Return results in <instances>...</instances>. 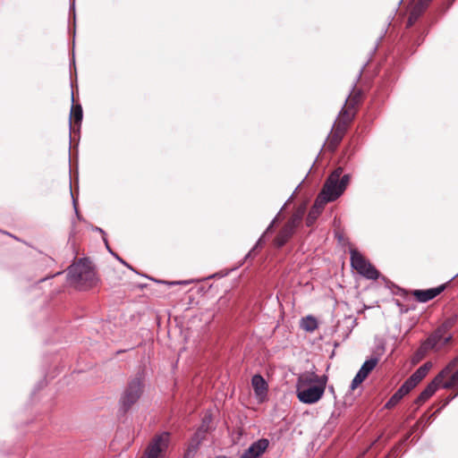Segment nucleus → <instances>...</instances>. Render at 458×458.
Here are the masks:
<instances>
[{
	"label": "nucleus",
	"mask_w": 458,
	"mask_h": 458,
	"mask_svg": "<svg viewBox=\"0 0 458 458\" xmlns=\"http://www.w3.org/2000/svg\"><path fill=\"white\" fill-rule=\"evenodd\" d=\"M430 1L431 0H420L416 5L420 8V11H424Z\"/></svg>",
	"instance_id": "a878e982"
},
{
	"label": "nucleus",
	"mask_w": 458,
	"mask_h": 458,
	"mask_svg": "<svg viewBox=\"0 0 458 458\" xmlns=\"http://www.w3.org/2000/svg\"><path fill=\"white\" fill-rule=\"evenodd\" d=\"M378 362L377 358H371L369 360H367L362 366L360 369V372L362 373V375H365L366 377L369 376V374L376 368L377 364Z\"/></svg>",
	"instance_id": "a211bd4d"
},
{
	"label": "nucleus",
	"mask_w": 458,
	"mask_h": 458,
	"mask_svg": "<svg viewBox=\"0 0 458 458\" xmlns=\"http://www.w3.org/2000/svg\"><path fill=\"white\" fill-rule=\"evenodd\" d=\"M445 289V285H440L438 287L430 288L427 290H415L413 292V296L420 302H427L438 294H440Z\"/></svg>",
	"instance_id": "f8f14e48"
},
{
	"label": "nucleus",
	"mask_w": 458,
	"mask_h": 458,
	"mask_svg": "<svg viewBox=\"0 0 458 458\" xmlns=\"http://www.w3.org/2000/svg\"><path fill=\"white\" fill-rule=\"evenodd\" d=\"M73 118L75 123H80L82 120V107L81 105L72 106L70 115L71 120Z\"/></svg>",
	"instance_id": "aec40b11"
},
{
	"label": "nucleus",
	"mask_w": 458,
	"mask_h": 458,
	"mask_svg": "<svg viewBox=\"0 0 458 458\" xmlns=\"http://www.w3.org/2000/svg\"><path fill=\"white\" fill-rule=\"evenodd\" d=\"M431 349L434 348L430 344H427L426 341L422 342L411 358L412 364L420 362L426 356L427 352Z\"/></svg>",
	"instance_id": "dca6fc26"
},
{
	"label": "nucleus",
	"mask_w": 458,
	"mask_h": 458,
	"mask_svg": "<svg viewBox=\"0 0 458 458\" xmlns=\"http://www.w3.org/2000/svg\"><path fill=\"white\" fill-rule=\"evenodd\" d=\"M261 242V239H259V241L257 242V244H259Z\"/></svg>",
	"instance_id": "f704fd0d"
},
{
	"label": "nucleus",
	"mask_w": 458,
	"mask_h": 458,
	"mask_svg": "<svg viewBox=\"0 0 458 458\" xmlns=\"http://www.w3.org/2000/svg\"><path fill=\"white\" fill-rule=\"evenodd\" d=\"M254 250H255V248H253V249H252V250L248 253L247 257L250 256V255H251V253L254 251Z\"/></svg>",
	"instance_id": "7c9ffc66"
},
{
	"label": "nucleus",
	"mask_w": 458,
	"mask_h": 458,
	"mask_svg": "<svg viewBox=\"0 0 458 458\" xmlns=\"http://www.w3.org/2000/svg\"><path fill=\"white\" fill-rule=\"evenodd\" d=\"M349 182L350 175H343V168L337 167L326 180L318 198L326 203L335 201L344 193Z\"/></svg>",
	"instance_id": "7ed1b4c3"
},
{
	"label": "nucleus",
	"mask_w": 458,
	"mask_h": 458,
	"mask_svg": "<svg viewBox=\"0 0 458 458\" xmlns=\"http://www.w3.org/2000/svg\"><path fill=\"white\" fill-rule=\"evenodd\" d=\"M417 385L409 377L399 388L403 394H409Z\"/></svg>",
	"instance_id": "5701e85b"
},
{
	"label": "nucleus",
	"mask_w": 458,
	"mask_h": 458,
	"mask_svg": "<svg viewBox=\"0 0 458 458\" xmlns=\"http://www.w3.org/2000/svg\"><path fill=\"white\" fill-rule=\"evenodd\" d=\"M326 204L327 203L325 202V200H321L320 199H318L317 197V199L314 202V205L310 208V210L308 214V216L306 218V224L308 226H311L315 223V221L317 220V218L319 216L322 210L324 209V207Z\"/></svg>",
	"instance_id": "ddd939ff"
},
{
	"label": "nucleus",
	"mask_w": 458,
	"mask_h": 458,
	"mask_svg": "<svg viewBox=\"0 0 458 458\" xmlns=\"http://www.w3.org/2000/svg\"><path fill=\"white\" fill-rule=\"evenodd\" d=\"M351 265L361 276L368 279H377V270L356 250H352Z\"/></svg>",
	"instance_id": "6e6552de"
},
{
	"label": "nucleus",
	"mask_w": 458,
	"mask_h": 458,
	"mask_svg": "<svg viewBox=\"0 0 458 458\" xmlns=\"http://www.w3.org/2000/svg\"><path fill=\"white\" fill-rule=\"evenodd\" d=\"M359 96L355 95L352 98H349L346 99V105L347 106H344L338 117L336 118L334 127L329 138V143L328 148L331 150H335L338 144L341 142L346 130L348 127V124L352 122V120L354 117V111L352 110L354 107V105L359 102Z\"/></svg>",
	"instance_id": "f03ea898"
},
{
	"label": "nucleus",
	"mask_w": 458,
	"mask_h": 458,
	"mask_svg": "<svg viewBox=\"0 0 458 458\" xmlns=\"http://www.w3.org/2000/svg\"><path fill=\"white\" fill-rule=\"evenodd\" d=\"M293 234V231L284 225L280 230L279 233L274 240L275 246L277 248L283 247L289 241V239L292 237Z\"/></svg>",
	"instance_id": "4468645a"
},
{
	"label": "nucleus",
	"mask_w": 458,
	"mask_h": 458,
	"mask_svg": "<svg viewBox=\"0 0 458 458\" xmlns=\"http://www.w3.org/2000/svg\"><path fill=\"white\" fill-rule=\"evenodd\" d=\"M269 445V442L266 438H261L252 443L246 449L240 458H260Z\"/></svg>",
	"instance_id": "9d476101"
},
{
	"label": "nucleus",
	"mask_w": 458,
	"mask_h": 458,
	"mask_svg": "<svg viewBox=\"0 0 458 458\" xmlns=\"http://www.w3.org/2000/svg\"><path fill=\"white\" fill-rule=\"evenodd\" d=\"M454 325L452 319L444 321L425 341L427 344H430L434 349L439 350L452 340L449 334Z\"/></svg>",
	"instance_id": "0eeeda50"
},
{
	"label": "nucleus",
	"mask_w": 458,
	"mask_h": 458,
	"mask_svg": "<svg viewBox=\"0 0 458 458\" xmlns=\"http://www.w3.org/2000/svg\"><path fill=\"white\" fill-rule=\"evenodd\" d=\"M276 222V218L271 222V224L269 225V226L267 228V232H268L269 230L272 229V227L274 226V224Z\"/></svg>",
	"instance_id": "c756f323"
},
{
	"label": "nucleus",
	"mask_w": 458,
	"mask_h": 458,
	"mask_svg": "<svg viewBox=\"0 0 458 458\" xmlns=\"http://www.w3.org/2000/svg\"><path fill=\"white\" fill-rule=\"evenodd\" d=\"M432 368V363L428 361L420 366L411 377L410 378L418 385L428 373L429 369Z\"/></svg>",
	"instance_id": "2eb2a0df"
},
{
	"label": "nucleus",
	"mask_w": 458,
	"mask_h": 458,
	"mask_svg": "<svg viewBox=\"0 0 458 458\" xmlns=\"http://www.w3.org/2000/svg\"><path fill=\"white\" fill-rule=\"evenodd\" d=\"M143 381L140 377H135L128 382L119 402L123 411L130 410L139 401L143 393Z\"/></svg>",
	"instance_id": "39448f33"
},
{
	"label": "nucleus",
	"mask_w": 458,
	"mask_h": 458,
	"mask_svg": "<svg viewBox=\"0 0 458 458\" xmlns=\"http://www.w3.org/2000/svg\"><path fill=\"white\" fill-rule=\"evenodd\" d=\"M198 446L199 442H196L195 444H191L187 451L185 452L184 458H194Z\"/></svg>",
	"instance_id": "b1692460"
},
{
	"label": "nucleus",
	"mask_w": 458,
	"mask_h": 458,
	"mask_svg": "<svg viewBox=\"0 0 458 458\" xmlns=\"http://www.w3.org/2000/svg\"><path fill=\"white\" fill-rule=\"evenodd\" d=\"M367 378L365 375H362L361 372L358 371L356 376L354 377V379L360 382V384Z\"/></svg>",
	"instance_id": "cd10ccee"
},
{
	"label": "nucleus",
	"mask_w": 458,
	"mask_h": 458,
	"mask_svg": "<svg viewBox=\"0 0 458 458\" xmlns=\"http://www.w3.org/2000/svg\"><path fill=\"white\" fill-rule=\"evenodd\" d=\"M261 242V239H259V241L257 242V244H259Z\"/></svg>",
	"instance_id": "473e14b6"
},
{
	"label": "nucleus",
	"mask_w": 458,
	"mask_h": 458,
	"mask_svg": "<svg viewBox=\"0 0 458 458\" xmlns=\"http://www.w3.org/2000/svg\"><path fill=\"white\" fill-rule=\"evenodd\" d=\"M304 215V209L299 208L289 219V221L284 225L288 228L292 229L293 232L295 228L301 224L302 216Z\"/></svg>",
	"instance_id": "f3484780"
},
{
	"label": "nucleus",
	"mask_w": 458,
	"mask_h": 458,
	"mask_svg": "<svg viewBox=\"0 0 458 458\" xmlns=\"http://www.w3.org/2000/svg\"><path fill=\"white\" fill-rule=\"evenodd\" d=\"M301 326L304 330L313 332L318 327V322L314 317L307 316L302 318Z\"/></svg>",
	"instance_id": "6ab92c4d"
},
{
	"label": "nucleus",
	"mask_w": 458,
	"mask_h": 458,
	"mask_svg": "<svg viewBox=\"0 0 458 458\" xmlns=\"http://www.w3.org/2000/svg\"><path fill=\"white\" fill-rule=\"evenodd\" d=\"M74 209H75V211H76V213H77V212H78V210H77V207H76V205H75V204H74Z\"/></svg>",
	"instance_id": "2f4dec72"
},
{
	"label": "nucleus",
	"mask_w": 458,
	"mask_h": 458,
	"mask_svg": "<svg viewBox=\"0 0 458 458\" xmlns=\"http://www.w3.org/2000/svg\"><path fill=\"white\" fill-rule=\"evenodd\" d=\"M458 359L451 360L446 367L432 380L416 399V403L421 404L429 399L437 391L445 377L449 375L456 367Z\"/></svg>",
	"instance_id": "423d86ee"
},
{
	"label": "nucleus",
	"mask_w": 458,
	"mask_h": 458,
	"mask_svg": "<svg viewBox=\"0 0 458 458\" xmlns=\"http://www.w3.org/2000/svg\"><path fill=\"white\" fill-rule=\"evenodd\" d=\"M360 385V382H358L357 380H355L354 378L352 379V383H351V386H350V388L351 390H354L356 389Z\"/></svg>",
	"instance_id": "c85d7f7f"
},
{
	"label": "nucleus",
	"mask_w": 458,
	"mask_h": 458,
	"mask_svg": "<svg viewBox=\"0 0 458 458\" xmlns=\"http://www.w3.org/2000/svg\"><path fill=\"white\" fill-rule=\"evenodd\" d=\"M417 385L409 377L399 388L403 394H409Z\"/></svg>",
	"instance_id": "4be33fe9"
},
{
	"label": "nucleus",
	"mask_w": 458,
	"mask_h": 458,
	"mask_svg": "<svg viewBox=\"0 0 458 458\" xmlns=\"http://www.w3.org/2000/svg\"><path fill=\"white\" fill-rule=\"evenodd\" d=\"M423 11H420V8H419L417 5L414 6L413 10L411 11V16L409 18V22H408V25H411L412 22H413V20H416L419 15L420 14V13H422Z\"/></svg>",
	"instance_id": "393cba45"
},
{
	"label": "nucleus",
	"mask_w": 458,
	"mask_h": 458,
	"mask_svg": "<svg viewBox=\"0 0 458 458\" xmlns=\"http://www.w3.org/2000/svg\"><path fill=\"white\" fill-rule=\"evenodd\" d=\"M251 385L258 399L262 402L267 394V383L262 376L257 374L251 378Z\"/></svg>",
	"instance_id": "9b49d317"
},
{
	"label": "nucleus",
	"mask_w": 458,
	"mask_h": 458,
	"mask_svg": "<svg viewBox=\"0 0 458 458\" xmlns=\"http://www.w3.org/2000/svg\"><path fill=\"white\" fill-rule=\"evenodd\" d=\"M404 394L398 389L386 403V408L391 409L395 406L403 398Z\"/></svg>",
	"instance_id": "412c9836"
},
{
	"label": "nucleus",
	"mask_w": 458,
	"mask_h": 458,
	"mask_svg": "<svg viewBox=\"0 0 458 458\" xmlns=\"http://www.w3.org/2000/svg\"><path fill=\"white\" fill-rule=\"evenodd\" d=\"M261 242V239H259V241L257 242V244H259Z\"/></svg>",
	"instance_id": "72a5a7b5"
},
{
	"label": "nucleus",
	"mask_w": 458,
	"mask_h": 458,
	"mask_svg": "<svg viewBox=\"0 0 458 458\" xmlns=\"http://www.w3.org/2000/svg\"><path fill=\"white\" fill-rule=\"evenodd\" d=\"M68 278L72 283L88 287L94 284L96 275L87 260L80 259L68 267Z\"/></svg>",
	"instance_id": "20e7f679"
},
{
	"label": "nucleus",
	"mask_w": 458,
	"mask_h": 458,
	"mask_svg": "<svg viewBox=\"0 0 458 458\" xmlns=\"http://www.w3.org/2000/svg\"><path fill=\"white\" fill-rule=\"evenodd\" d=\"M95 230H96V231H98V232H99V233H101L103 234V241H104V242H105V244H106V249H107L110 252H112V250H111V249H110V247H109V245H108L107 239H106V236H105V234H106V233H105V232H104L101 228H99V227H96V229H95Z\"/></svg>",
	"instance_id": "bb28decb"
},
{
	"label": "nucleus",
	"mask_w": 458,
	"mask_h": 458,
	"mask_svg": "<svg viewBox=\"0 0 458 458\" xmlns=\"http://www.w3.org/2000/svg\"><path fill=\"white\" fill-rule=\"evenodd\" d=\"M327 383V376H318L315 372L301 373L296 382V396L305 404L318 403L324 395Z\"/></svg>",
	"instance_id": "f257e3e1"
},
{
	"label": "nucleus",
	"mask_w": 458,
	"mask_h": 458,
	"mask_svg": "<svg viewBox=\"0 0 458 458\" xmlns=\"http://www.w3.org/2000/svg\"><path fill=\"white\" fill-rule=\"evenodd\" d=\"M169 439L170 436L166 432L155 437L140 458H163L168 447Z\"/></svg>",
	"instance_id": "1a4fd4ad"
}]
</instances>
